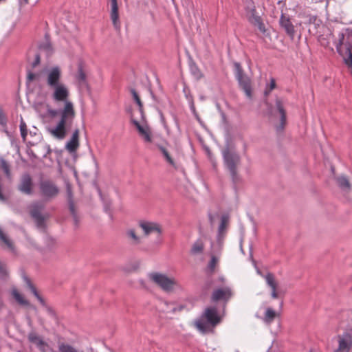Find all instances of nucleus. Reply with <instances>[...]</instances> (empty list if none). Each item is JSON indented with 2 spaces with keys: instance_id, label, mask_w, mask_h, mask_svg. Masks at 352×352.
<instances>
[{
  "instance_id": "obj_1",
  "label": "nucleus",
  "mask_w": 352,
  "mask_h": 352,
  "mask_svg": "<svg viewBox=\"0 0 352 352\" xmlns=\"http://www.w3.org/2000/svg\"><path fill=\"white\" fill-rule=\"evenodd\" d=\"M58 102L63 103V108L59 109H50L47 110V113L51 117L59 116L56 124L50 129L49 131L54 138L63 140L73 124L76 117V111L74 103L69 98H67L66 100H60Z\"/></svg>"
},
{
  "instance_id": "obj_2",
  "label": "nucleus",
  "mask_w": 352,
  "mask_h": 352,
  "mask_svg": "<svg viewBox=\"0 0 352 352\" xmlns=\"http://www.w3.org/2000/svg\"><path fill=\"white\" fill-rule=\"evenodd\" d=\"M61 69L58 67H54L46 72L45 82L52 91L51 98L54 102L66 100L69 97V90L61 81Z\"/></svg>"
},
{
  "instance_id": "obj_25",
  "label": "nucleus",
  "mask_w": 352,
  "mask_h": 352,
  "mask_svg": "<svg viewBox=\"0 0 352 352\" xmlns=\"http://www.w3.org/2000/svg\"><path fill=\"white\" fill-rule=\"evenodd\" d=\"M336 181L339 187L341 188L343 190L348 191L350 190L349 182L345 176L341 175L338 177Z\"/></svg>"
},
{
  "instance_id": "obj_20",
  "label": "nucleus",
  "mask_w": 352,
  "mask_h": 352,
  "mask_svg": "<svg viewBox=\"0 0 352 352\" xmlns=\"http://www.w3.org/2000/svg\"><path fill=\"white\" fill-rule=\"evenodd\" d=\"M133 124L136 126L139 134L144 138L145 142H151V131L148 126L141 125L138 121H134Z\"/></svg>"
},
{
  "instance_id": "obj_40",
  "label": "nucleus",
  "mask_w": 352,
  "mask_h": 352,
  "mask_svg": "<svg viewBox=\"0 0 352 352\" xmlns=\"http://www.w3.org/2000/svg\"><path fill=\"white\" fill-rule=\"evenodd\" d=\"M39 47L41 49H43L45 50H46L47 52H50L52 50L51 44L50 43V42L48 41H47L45 43H44L43 45H40Z\"/></svg>"
},
{
  "instance_id": "obj_35",
  "label": "nucleus",
  "mask_w": 352,
  "mask_h": 352,
  "mask_svg": "<svg viewBox=\"0 0 352 352\" xmlns=\"http://www.w3.org/2000/svg\"><path fill=\"white\" fill-rule=\"evenodd\" d=\"M29 340L32 342L36 343L38 345H42L44 344L43 341L40 338V337L34 333H32L29 336Z\"/></svg>"
},
{
  "instance_id": "obj_19",
  "label": "nucleus",
  "mask_w": 352,
  "mask_h": 352,
  "mask_svg": "<svg viewBox=\"0 0 352 352\" xmlns=\"http://www.w3.org/2000/svg\"><path fill=\"white\" fill-rule=\"evenodd\" d=\"M79 147V130L76 129L69 140L67 143L65 148L69 153L75 152Z\"/></svg>"
},
{
  "instance_id": "obj_24",
  "label": "nucleus",
  "mask_w": 352,
  "mask_h": 352,
  "mask_svg": "<svg viewBox=\"0 0 352 352\" xmlns=\"http://www.w3.org/2000/svg\"><path fill=\"white\" fill-rule=\"evenodd\" d=\"M229 223V217L227 215H223L221 219V223L219 226V236H223L226 232Z\"/></svg>"
},
{
  "instance_id": "obj_21",
  "label": "nucleus",
  "mask_w": 352,
  "mask_h": 352,
  "mask_svg": "<svg viewBox=\"0 0 352 352\" xmlns=\"http://www.w3.org/2000/svg\"><path fill=\"white\" fill-rule=\"evenodd\" d=\"M158 148L159 150L161 151L162 154L163 155L166 162L168 163L170 166L176 167L175 162L170 151L166 147H164L162 146H158Z\"/></svg>"
},
{
  "instance_id": "obj_9",
  "label": "nucleus",
  "mask_w": 352,
  "mask_h": 352,
  "mask_svg": "<svg viewBox=\"0 0 352 352\" xmlns=\"http://www.w3.org/2000/svg\"><path fill=\"white\" fill-rule=\"evenodd\" d=\"M41 195L45 200H50L56 197L59 193V188L52 180H43L39 184Z\"/></svg>"
},
{
  "instance_id": "obj_42",
  "label": "nucleus",
  "mask_w": 352,
  "mask_h": 352,
  "mask_svg": "<svg viewBox=\"0 0 352 352\" xmlns=\"http://www.w3.org/2000/svg\"><path fill=\"white\" fill-rule=\"evenodd\" d=\"M189 59H190L189 64H190V69L192 73L196 74V72H197L196 64L194 61H192V60L190 58Z\"/></svg>"
},
{
  "instance_id": "obj_30",
  "label": "nucleus",
  "mask_w": 352,
  "mask_h": 352,
  "mask_svg": "<svg viewBox=\"0 0 352 352\" xmlns=\"http://www.w3.org/2000/svg\"><path fill=\"white\" fill-rule=\"evenodd\" d=\"M0 168L4 172V173L6 174V175L8 177H10V175H11L10 165L3 158L0 159Z\"/></svg>"
},
{
  "instance_id": "obj_32",
  "label": "nucleus",
  "mask_w": 352,
  "mask_h": 352,
  "mask_svg": "<svg viewBox=\"0 0 352 352\" xmlns=\"http://www.w3.org/2000/svg\"><path fill=\"white\" fill-rule=\"evenodd\" d=\"M26 280V283L28 285V286L29 287V288L30 289L31 292L34 294V295L37 298V299L43 304L44 305V300L40 296V295L38 294V293L36 291V289L35 288V287L32 284L31 281L28 279V278H26L25 279Z\"/></svg>"
},
{
  "instance_id": "obj_41",
  "label": "nucleus",
  "mask_w": 352,
  "mask_h": 352,
  "mask_svg": "<svg viewBox=\"0 0 352 352\" xmlns=\"http://www.w3.org/2000/svg\"><path fill=\"white\" fill-rule=\"evenodd\" d=\"M7 275V270L6 265L0 262V276H5Z\"/></svg>"
},
{
  "instance_id": "obj_15",
  "label": "nucleus",
  "mask_w": 352,
  "mask_h": 352,
  "mask_svg": "<svg viewBox=\"0 0 352 352\" xmlns=\"http://www.w3.org/2000/svg\"><path fill=\"white\" fill-rule=\"evenodd\" d=\"M246 16L252 24L257 26L261 32H265L264 25L261 21V17L256 14L254 6L249 7L246 9Z\"/></svg>"
},
{
  "instance_id": "obj_34",
  "label": "nucleus",
  "mask_w": 352,
  "mask_h": 352,
  "mask_svg": "<svg viewBox=\"0 0 352 352\" xmlns=\"http://www.w3.org/2000/svg\"><path fill=\"white\" fill-rule=\"evenodd\" d=\"M20 131L23 139L25 140L28 135L27 125L25 122L22 120L20 123Z\"/></svg>"
},
{
  "instance_id": "obj_5",
  "label": "nucleus",
  "mask_w": 352,
  "mask_h": 352,
  "mask_svg": "<svg viewBox=\"0 0 352 352\" xmlns=\"http://www.w3.org/2000/svg\"><path fill=\"white\" fill-rule=\"evenodd\" d=\"M45 206V203L39 201H33L28 206L30 214L35 221L38 228H43L45 226V221L48 218L47 214L42 213Z\"/></svg>"
},
{
  "instance_id": "obj_39",
  "label": "nucleus",
  "mask_w": 352,
  "mask_h": 352,
  "mask_svg": "<svg viewBox=\"0 0 352 352\" xmlns=\"http://www.w3.org/2000/svg\"><path fill=\"white\" fill-rule=\"evenodd\" d=\"M348 52L347 57L344 58V62L347 65L352 66V53L350 50Z\"/></svg>"
},
{
  "instance_id": "obj_53",
  "label": "nucleus",
  "mask_w": 352,
  "mask_h": 352,
  "mask_svg": "<svg viewBox=\"0 0 352 352\" xmlns=\"http://www.w3.org/2000/svg\"><path fill=\"white\" fill-rule=\"evenodd\" d=\"M219 280H220L221 281H223L224 278H219Z\"/></svg>"
},
{
  "instance_id": "obj_3",
  "label": "nucleus",
  "mask_w": 352,
  "mask_h": 352,
  "mask_svg": "<svg viewBox=\"0 0 352 352\" xmlns=\"http://www.w3.org/2000/svg\"><path fill=\"white\" fill-rule=\"evenodd\" d=\"M223 315L217 307H207L199 319V331L203 333H213L215 327L221 322Z\"/></svg>"
},
{
  "instance_id": "obj_54",
  "label": "nucleus",
  "mask_w": 352,
  "mask_h": 352,
  "mask_svg": "<svg viewBox=\"0 0 352 352\" xmlns=\"http://www.w3.org/2000/svg\"><path fill=\"white\" fill-rule=\"evenodd\" d=\"M6 0H0V3L6 1Z\"/></svg>"
},
{
  "instance_id": "obj_8",
  "label": "nucleus",
  "mask_w": 352,
  "mask_h": 352,
  "mask_svg": "<svg viewBox=\"0 0 352 352\" xmlns=\"http://www.w3.org/2000/svg\"><path fill=\"white\" fill-rule=\"evenodd\" d=\"M223 155L224 161L230 170L233 180H236L237 179L236 168V166L240 162L239 155L236 152L231 151L228 148L223 150Z\"/></svg>"
},
{
  "instance_id": "obj_51",
  "label": "nucleus",
  "mask_w": 352,
  "mask_h": 352,
  "mask_svg": "<svg viewBox=\"0 0 352 352\" xmlns=\"http://www.w3.org/2000/svg\"><path fill=\"white\" fill-rule=\"evenodd\" d=\"M271 115H272V117H274V116H275V113L273 111H271Z\"/></svg>"
},
{
  "instance_id": "obj_11",
  "label": "nucleus",
  "mask_w": 352,
  "mask_h": 352,
  "mask_svg": "<svg viewBox=\"0 0 352 352\" xmlns=\"http://www.w3.org/2000/svg\"><path fill=\"white\" fill-rule=\"evenodd\" d=\"M139 226L142 230L145 236H148L153 233H156L157 236H160L162 233V227L156 222L141 221L139 223Z\"/></svg>"
},
{
  "instance_id": "obj_36",
  "label": "nucleus",
  "mask_w": 352,
  "mask_h": 352,
  "mask_svg": "<svg viewBox=\"0 0 352 352\" xmlns=\"http://www.w3.org/2000/svg\"><path fill=\"white\" fill-rule=\"evenodd\" d=\"M68 195H69V210L71 213L74 215V218H76V213H75V208H74V204L73 203L72 200V194L69 188H68Z\"/></svg>"
},
{
  "instance_id": "obj_4",
  "label": "nucleus",
  "mask_w": 352,
  "mask_h": 352,
  "mask_svg": "<svg viewBox=\"0 0 352 352\" xmlns=\"http://www.w3.org/2000/svg\"><path fill=\"white\" fill-rule=\"evenodd\" d=\"M149 280L167 294H172L180 289L181 286L179 281L173 276L167 274L153 272L148 274Z\"/></svg>"
},
{
  "instance_id": "obj_47",
  "label": "nucleus",
  "mask_w": 352,
  "mask_h": 352,
  "mask_svg": "<svg viewBox=\"0 0 352 352\" xmlns=\"http://www.w3.org/2000/svg\"><path fill=\"white\" fill-rule=\"evenodd\" d=\"M40 63V56L38 55H36V58H35V60L34 62L32 63V66L34 67H36L37 65H38Z\"/></svg>"
},
{
  "instance_id": "obj_37",
  "label": "nucleus",
  "mask_w": 352,
  "mask_h": 352,
  "mask_svg": "<svg viewBox=\"0 0 352 352\" xmlns=\"http://www.w3.org/2000/svg\"><path fill=\"white\" fill-rule=\"evenodd\" d=\"M276 87V82L274 78H271L270 83L265 91V95L269 94Z\"/></svg>"
},
{
  "instance_id": "obj_26",
  "label": "nucleus",
  "mask_w": 352,
  "mask_h": 352,
  "mask_svg": "<svg viewBox=\"0 0 352 352\" xmlns=\"http://www.w3.org/2000/svg\"><path fill=\"white\" fill-rule=\"evenodd\" d=\"M0 241L1 245L6 246L8 249L12 250L14 249L12 241L6 236V234L0 228Z\"/></svg>"
},
{
  "instance_id": "obj_50",
  "label": "nucleus",
  "mask_w": 352,
  "mask_h": 352,
  "mask_svg": "<svg viewBox=\"0 0 352 352\" xmlns=\"http://www.w3.org/2000/svg\"><path fill=\"white\" fill-rule=\"evenodd\" d=\"M20 1H21V3H23V4H28L29 2V0H20Z\"/></svg>"
},
{
  "instance_id": "obj_10",
  "label": "nucleus",
  "mask_w": 352,
  "mask_h": 352,
  "mask_svg": "<svg viewBox=\"0 0 352 352\" xmlns=\"http://www.w3.org/2000/svg\"><path fill=\"white\" fill-rule=\"evenodd\" d=\"M263 276L265 278L267 286L271 289V297L273 299L279 298L283 292L279 288L278 283L275 276L272 273H267Z\"/></svg>"
},
{
  "instance_id": "obj_27",
  "label": "nucleus",
  "mask_w": 352,
  "mask_h": 352,
  "mask_svg": "<svg viewBox=\"0 0 352 352\" xmlns=\"http://www.w3.org/2000/svg\"><path fill=\"white\" fill-rule=\"evenodd\" d=\"M76 79L81 85H85L86 83L87 76L82 64L78 65Z\"/></svg>"
},
{
  "instance_id": "obj_38",
  "label": "nucleus",
  "mask_w": 352,
  "mask_h": 352,
  "mask_svg": "<svg viewBox=\"0 0 352 352\" xmlns=\"http://www.w3.org/2000/svg\"><path fill=\"white\" fill-rule=\"evenodd\" d=\"M187 98L188 100V102H189V104H190V109L192 110V111L193 112V113L195 114V116L196 117H197V113H196V109H195V103L192 100V98L191 96H187Z\"/></svg>"
},
{
  "instance_id": "obj_45",
  "label": "nucleus",
  "mask_w": 352,
  "mask_h": 352,
  "mask_svg": "<svg viewBox=\"0 0 352 352\" xmlns=\"http://www.w3.org/2000/svg\"><path fill=\"white\" fill-rule=\"evenodd\" d=\"M4 124H6V118L2 111L0 110V124L3 125Z\"/></svg>"
},
{
  "instance_id": "obj_52",
  "label": "nucleus",
  "mask_w": 352,
  "mask_h": 352,
  "mask_svg": "<svg viewBox=\"0 0 352 352\" xmlns=\"http://www.w3.org/2000/svg\"><path fill=\"white\" fill-rule=\"evenodd\" d=\"M203 249V247L199 244V252H201Z\"/></svg>"
},
{
  "instance_id": "obj_6",
  "label": "nucleus",
  "mask_w": 352,
  "mask_h": 352,
  "mask_svg": "<svg viewBox=\"0 0 352 352\" xmlns=\"http://www.w3.org/2000/svg\"><path fill=\"white\" fill-rule=\"evenodd\" d=\"M236 78L240 87L244 91L246 96L249 98L252 97V83L251 79L243 72V70L239 63H234Z\"/></svg>"
},
{
  "instance_id": "obj_28",
  "label": "nucleus",
  "mask_w": 352,
  "mask_h": 352,
  "mask_svg": "<svg viewBox=\"0 0 352 352\" xmlns=\"http://www.w3.org/2000/svg\"><path fill=\"white\" fill-rule=\"evenodd\" d=\"M12 294L14 298L18 302L19 304L22 305H28L29 302L27 300L25 299L23 296L16 289H13L12 291Z\"/></svg>"
},
{
  "instance_id": "obj_33",
  "label": "nucleus",
  "mask_w": 352,
  "mask_h": 352,
  "mask_svg": "<svg viewBox=\"0 0 352 352\" xmlns=\"http://www.w3.org/2000/svg\"><path fill=\"white\" fill-rule=\"evenodd\" d=\"M131 94L133 96L134 100L138 104V105L140 108V110L142 111L143 105H142V101L140 100V98L138 94L137 93V91L135 89H131Z\"/></svg>"
},
{
  "instance_id": "obj_48",
  "label": "nucleus",
  "mask_w": 352,
  "mask_h": 352,
  "mask_svg": "<svg viewBox=\"0 0 352 352\" xmlns=\"http://www.w3.org/2000/svg\"><path fill=\"white\" fill-rule=\"evenodd\" d=\"M204 148H205L208 155L210 157V152L209 149L207 147H206L205 146H204Z\"/></svg>"
},
{
  "instance_id": "obj_12",
  "label": "nucleus",
  "mask_w": 352,
  "mask_h": 352,
  "mask_svg": "<svg viewBox=\"0 0 352 352\" xmlns=\"http://www.w3.org/2000/svg\"><path fill=\"white\" fill-rule=\"evenodd\" d=\"M210 260L207 263V265L206 267L204 269V272L208 275V276H212L213 274L215 273L217 271L218 267H219V263L220 260V254L219 253H214V252H210Z\"/></svg>"
},
{
  "instance_id": "obj_13",
  "label": "nucleus",
  "mask_w": 352,
  "mask_h": 352,
  "mask_svg": "<svg viewBox=\"0 0 352 352\" xmlns=\"http://www.w3.org/2000/svg\"><path fill=\"white\" fill-rule=\"evenodd\" d=\"M33 186L34 184L31 176L29 174L23 175L18 185V190L25 195H32Z\"/></svg>"
},
{
  "instance_id": "obj_14",
  "label": "nucleus",
  "mask_w": 352,
  "mask_h": 352,
  "mask_svg": "<svg viewBox=\"0 0 352 352\" xmlns=\"http://www.w3.org/2000/svg\"><path fill=\"white\" fill-rule=\"evenodd\" d=\"M232 295V293L230 288L228 287L219 288L213 291L211 296V300L212 302H217L219 300L227 302L231 298Z\"/></svg>"
},
{
  "instance_id": "obj_16",
  "label": "nucleus",
  "mask_w": 352,
  "mask_h": 352,
  "mask_svg": "<svg viewBox=\"0 0 352 352\" xmlns=\"http://www.w3.org/2000/svg\"><path fill=\"white\" fill-rule=\"evenodd\" d=\"M276 109L280 114V123L276 125L277 131H281L286 124V112L284 108V102L281 98H277L276 99Z\"/></svg>"
},
{
  "instance_id": "obj_18",
  "label": "nucleus",
  "mask_w": 352,
  "mask_h": 352,
  "mask_svg": "<svg viewBox=\"0 0 352 352\" xmlns=\"http://www.w3.org/2000/svg\"><path fill=\"white\" fill-rule=\"evenodd\" d=\"M111 2V19L116 30H119L120 23L119 21L118 6L117 0H110Z\"/></svg>"
},
{
  "instance_id": "obj_43",
  "label": "nucleus",
  "mask_w": 352,
  "mask_h": 352,
  "mask_svg": "<svg viewBox=\"0 0 352 352\" xmlns=\"http://www.w3.org/2000/svg\"><path fill=\"white\" fill-rule=\"evenodd\" d=\"M197 253H198V243H195L192 248L190 254L192 255H196Z\"/></svg>"
},
{
  "instance_id": "obj_17",
  "label": "nucleus",
  "mask_w": 352,
  "mask_h": 352,
  "mask_svg": "<svg viewBox=\"0 0 352 352\" xmlns=\"http://www.w3.org/2000/svg\"><path fill=\"white\" fill-rule=\"evenodd\" d=\"M280 27L284 29L285 32L293 38L295 35V28L294 25L292 24L289 16L285 15L284 14H281L280 21Z\"/></svg>"
},
{
  "instance_id": "obj_44",
  "label": "nucleus",
  "mask_w": 352,
  "mask_h": 352,
  "mask_svg": "<svg viewBox=\"0 0 352 352\" xmlns=\"http://www.w3.org/2000/svg\"><path fill=\"white\" fill-rule=\"evenodd\" d=\"M184 308H185V307L184 305H179V306L175 307L172 309V313L174 314L177 311H182Z\"/></svg>"
},
{
  "instance_id": "obj_49",
  "label": "nucleus",
  "mask_w": 352,
  "mask_h": 352,
  "mask_svg": "<svg viewBox=\"0 0 352 352\" xmlns=\"http://www.w3.org/2000/svg\"><path fill=\"white\" fill-rule=\"evenodd\" d=\"M193 325H194L196 328H198V320H195L193 322Z\"/></svg>"
},
{
  "instance_id": "obj_23",
  "label": "nucleus",
  "mask_w": 352,
  "mask_h": 352,
  "mask_svg": "<svg viewBox=\"0 0 352 352\" xmlns=\"http://www.w3.org/2000/svg\"><path fill=\"white\" fill-rule=\"evenodd\" d=\"M278 316L279 314L276 311L273 309L268 307L265 310L263 321L267 324H271L274 321V318Z\"/></svg>"
},
{
  "instance_id": "obj_22",
  "label": "nucleus",
  "mask_w": 352,
  "mask_h": 352,
  "mask_svg": "<svg viewBox=\"0 0 352 352\" xmlns=\"http://www.w3.org/2000/svg\"><path fill=\"white\" fill-rule=\"evenodd\" d=\"M126 236L129 239V242L133 245H137L142 241V239L138 236L133 229H130L126 232Z\"/></svg>"
},
{
  "instance_id": "obj_29",
  "label": "nucleus",
  "mask_w": 352,
  "mask_h": 352,
  "mask_svg": "<svg viewBox=\"0 0 352 352\" xmlns=\"http://www.w3.org/2000/svg\"><path fill=\"white\" fill-rule=\"evenodd\" d=\"M58 347L59 352H80L74 346L65 342L58 343Z\"/></svg>"
},
{
  "instance_id": "obj_46",
  "label": "nucleus",
  "mask_w": 352,
  "mask_h": 352,
  "mask_svg": "<svg viewBox=\"0 0 352 352\" xmlns=\"http://www.w3.org/2000/svg\"><path fill=\"white\" fill-rule=\"evenodd\" d=\"M47 311L50 316L54 318H56V313L52 309H51L50 307H47Z\"/></svg>"
},
{
  "instance_id": "obj_7",
  "label": "nucleus",
  "mask_w": 352,
  "mask_h": 352,
  "mask_svg": "<svg viewBox=\"0 0 352 352\" xmlns=\"http://www.w3.org/2000/svg\"><path fill=\"white\" fill-rule=\"evenodd\" d=\"M336 348L333 352L352 351V329H349L336 336Z\"/></svg>"
},
{
  "instance_id": "obj_31",
  "label": "nucleus",
  "mask_w": 352,
  "mask_h": 352,
  "mask_svg": "<svg viewBox=\"0 0 352 352\" xmlns=\"http://www.w3.org/2000/svg\"><path fill=\"white\" fill-rule=\"evenodd\" d=\"M40 78H41V73H39V72L34 73L32 72H29L28 73V76H27V83L29 84L34 81L38 82L40 80Z\"/></svg>"
}]
</instances>
